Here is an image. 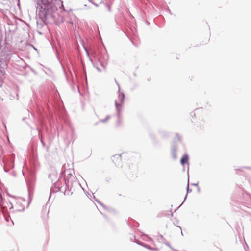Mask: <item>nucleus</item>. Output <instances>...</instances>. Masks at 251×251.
Masks as SVG:
<instances>
[{"label": "nucleus", "mask_w": 251, "mask_h": 251, "mask_svg": "<svg viewBox=\"0 0 251 251\" xmlns=\"http://www.w3.org/2000/svg\"><path fill=\"white\" fill-rule=\"evenodd\" d=\"M45 9L47 14H52L58 10V7L63 6L62 2L58 0H47L45 3Z\"/></svg>", "instance_id": "obj_1"}, {"label": "nucleus", "mask_w": 251, "mask_h": 251, "mask_svg": "<svg viewBox=\"0 0 251 251\" xmlns=\"http://www.w3.org/2000/svg\"><path fill=\"white\" fill-rule=\"evenodd\" d=\"M112 161L115 163L117 162H120L122 161L121 156L120 155H115L112 157Z\"/></svg>", "instance_id": "obj_2"}, {"label": "nucleus", "mask_w": 251, "mask_h": 251, "mask_svg": "<svg viewBox=\"0 0 251 251\" xmlns=\"http://www.w3.org/2000/svg\"><path fill=\"white\" fill-rule=\"evenodd\" d=\"M181 163L184 165L188 161V156L187 155H184L181 159Z\"/></svg>", "instance_id": "obj_3"}, {"label": "nucleus", "mask_w": 251, "mask_h": 251, "mask_svg": "<svg viewBox=\"0 0 251 251\" xmlns=\"http://www.w3.org/2000/svg\"><path fill=\"white\" fill-rule=\"evenodd\" d=\"M119 99H120L121 103H122L123 102V101L124 96H119Z\"/></svg>", "instance_id": "obj_4"}, {"label": "nucleus", "mask_w": 251, "mask_h": 251, "mask_svg": "<svg viewBox=\"0 0 251 251\" xmlns=\"http://www.w3.org/2000/svg\"><path fill=\"white\" fill-rule=\"evenodd\" d=\"M115 105L116 106V107L117 109L119 108V107H120L121 104L118 103L117 101L115 102Z\"/></svg>", "instance_id": "obj_5"}, {"label": "nucleus", "mask_w": 251, "mask_h": 251, "mask_svg": "<svg viewBox=\"0 0 251 251\" xmlns=\"http://www.w3.org/2000/svg\"><path fill=\"white\" fill-rule=\"evenodd\" d=\"M176 137L178 138V140H180L181 137L178 134H176Z\"/></svg>", "instance_id": "obj_6"}]
</instances>
